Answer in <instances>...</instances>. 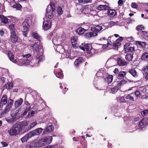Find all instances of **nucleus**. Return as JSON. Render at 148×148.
<instances>
[{
	"label": "nucleus",
	"mask_w": 148,
	"mask_h": 148,
	"mask_svg": "<svg viewBox=\"0 0 148 148\" xmlns=\"http://www.w3.org/2000/svg\"><path fill=\"white\" fill-rule=\"evenodd\" d=\"M56 5L54 2H51L50 4L48 6L46 10V16L49 19L53 17V12L55 10Z\"/></svg>",
	"instance_id": "1"
},
{
	"label": "nucleus",
	"mask_w": 148,
	"mask_h": 148,
	"mask_svg": "<svg viewBox=\"0 0 148 148\" xmlns=\"http://www.w3.org/2000/svg\"><path fill=\"white\" fill-rule=\"evenodd\" d=\"M79 48L83 51H85L88 53L93 54L94 53V49L92 48L91 45L85 44L84 46H79Z\"/></svg>",
	"instance_id": "2"
},
{
	"label": "nucleus",
	"mask_w": 148,
	"mask_h": 148,
	"mask_svg": "<svg viewBox=\"0 0 148 148\" xmlns=\"http://www.w3.org/2000/svg\"><path fill=\"white\" fill-rule=\"evenodd\" d=\"M8 133L11 136H16L20 133L19 127L18 126H13L8 130Z\"/></svg>",
	"instance_id": "3"
},
{
	"label": "nucleus",
	"mask_w": 148,
	"mask_h": 148,
	"mask_svg": "<svg viewBox=\"0 0 148 148\" xmlns=\"http://www.w3.org/2000/svg\"><path fill=\"white\" fill-rule=\"evenodd\" d=\"M52 140V136L45 137L39 140L38 143V145H39L40 144L43 143V145L45 144H49L51 143Z\"/></svg>",
	"instance_id": "4"
},
{
	"label": "nucleus",
	"mask_w": 148,
	"mask_h": 148,
	"mask_svg": "<svg viewBox=\"0 0 148 148\" xmlns=\"http://www.w3.org/2000/svg\"><path fill=\"white\" fill-rule=\"evenodd\" d=\"M32 49L34 52H38L40 49H42V47L40 43L39 42H37L35 43L32 46Z\"/></svg>",
	"instance_id": "5"
},
{
	"label": "nucleus",
	"mask_w": 148,
	"mask_h": 148,
	"mask_svg": "<svg viewBox=\"0 0 148 148\" xmlns=\"http://www.w3.org/2000/svg\"><path fill=\"white\" fill-rule=\"evenodd\" d=\"M51 21L50 20L45 21L43 23V28L45 30H48L51 28Z\"/></svg>",
	"instance_id": "6"
},
{
	"label": "nucleus",
	"mask_w": 148,
	"mask_h": 148,
	"mask_svg": "<svg viewBox=\"0 0 148 148\" xmlns=\"http://www.w3.org/2000/svg\"><path fill=\"white\" fill-rule=\"evenodd\" d=\"M43 129L41 128H38L31 131L29 133V135L32 137L33 136L39 135L42 132Z\"/></svg>",
	"instance_id": "7"
},
{
	"label": "nucleus",
	"mask_w": 148,
	"mask_h": 148,
	"mask_svg": "<svg viewBox=\"0 0 148 148\" xmlns=\"http://www.w3.org/2000/svg\"><path fill=\"white\" fill-rule=\"evenodd\" d=\"M99 40L102 41L101 43H102V45H103L102 48L104 49H106L108 47L111 45L105 37L101 38Z\"/></svg>",
	"instance_id": "8"
},
{
	"label": "nucleus",
	"mask_w": 148,
	"mask_h": 148,
	"mask_svg": "<svg viewBox=\"0 0 148 148\" xmlns=\"http://www.w3.org/2000/svg\"><path fill=\"white\" fill-rule=\"evenodd\" d=\"M7 97L6 95H4L2 97L0 103V110H2L3 106L7 103Z\"/></svg>",
	"instance_id": "9"
},
{
	"label": "nucleus",
	"mask_w": 148,
	"mask_h": 148,
	"mask_svg": "<svg viewBox=\"0 0 148 148\" xmlns=\"http://www.w3.org/2000/svg\"><path fill=\"white\" fill-rule=\"evenodd\" d=\"M43 143L40 144L38 145V143H32L27 146V148H38L43 146Z\"/></svg>",
	"instance_id": "10"
},
{
	"label": "nucleus",
	"mask_w": 148,
	"mask_h": 148,
	"mask_svg": "<svg viewBox=\"0 0 148 148\" xmlns=\"http://www.w3.org/2000/svg\"><path fill=\"white\" fill-rule=\"evenodd\" d=\"M7 52L8 53V55L9 58L10 60L14 63H16L17 64L18 61H17L14 58V55L13 53L9 51H7Z\"/></svg>",
	"instance_id": "11"
},
{
	"label": "nucleus",
	"mask_w": 148,
	"mask_h": 148,
	"mask_svg": "<svg viewBox=\"0 0 148 148\" xmlns=\"http://www.w3.org/2000/svg\"><path fill=\"white\" fill-rule=\"evenodd\" d=\"M23 28V31L24 32L23 34L24 35V33L25 34L27 33V31L29 27V24L27 21H24L22 24Z\"/></svg>",
	"instance_id": "12"
},
{
	"label": "nucleus",
	"mask_w": 148,
	"mask_h": 148,
	"mask_svg": "<svg viewBox=\"0 0 148 148\" xmlns=\"http://www.w3.org/2000/svg\"><path fill=\"white\" fill-rule=\"evenodd\" d=\"M20 59H18V62L17 63V64L19 66H22L23 65H27L30 63V61L29 60L27 59L26 60H24L22 59V62H21L20 60H21Z\"/></svg>",
	"instance_id": "13"
},
{
	"label": "nucleus",
	"mask_w": 148,
	"mask_h": 148,
	"mask_svg": "<svg viewBox=\"0 0 148 148\" xmlns=\"http://www.w3.org/2000/svg\"><path fill=\"white\" fill-rule=\"evenodd\" d=\"M122 37H121L118 39H117L115 42L113 43V45L114 47V49H116L118 48L121 44V42L123 39Z\"/></svg>",
	"instance_id": "14"
},
{
	"label": "nucleus",
	"mask_w": 148,
	"mask_h": 148,
	"mask_svg": "<svg viewBox=\"0 0 148 148\" xmlns=\"http://www.w3.org/2000/svg\"><path fill=\"white\" fill-rule=\"evenodd\" d=\"M11 39L12 41L14 43H15L18 40V37L16 35L15 32H11Z\"/></svg>",
	"instance_id": "15"
},
{
	"label": "nucleus",
	"mask_w": 148,
	"mask_h": 148,
	"mask_svg": "<svg viewBox=\"0 0 148 148\" xmlns=\"http://www.w3.org/2000/svg\"><path fill=\"white\" fill-rule=\"evenodd\" d=\"M71 43L73 47L75 48L78 47L77 44V38L76 36H74L71 38Z\"/></svg>",
	"instance_id": "16"
},
{
	"label": "nucleus",
	"mask_w": 148,
	"mask_h": 148,
	"mask_svg": "<svg viewBox=\"0 0 148 148\" xmlns=\"http://www.w3.org/2000/svg\"><path fill=\"white\" fill-rule=\"evenodd\" d=\"M118 64L120 66H125L127 64V63L123 59L119 58L117 59Z\"/></svg>",
	"instance_id": "17"
},
{
	"label": "nucleus",
	"mask_w": 148,
	"mask_h": 148,
	"mask_svg": "<svg viewBox=\"0 0 148 148\" xmlns=\"http://www.w3.org/2000/svg\"><path fill=\"white\" fill-rule=\"evenodd\" d=\"M103 29L101 26H97L94 27V26L91 27V30L93 32H95V33H97Z\"/></svg>",
	"instance_id": "18"
},
{
	"label": "nucleus",
	"mask_w": 148,
	"mask_h": 148,
	"mask_svg": "<svg viewBox=\"0 0 148 148\" xmlns=\"http://www.w3.org/2000/svg\"><path fill=\"white\" fill-rule=\"evenodd\" d=\"M53 126L52 125H50L47 127L43 132V134H44L50 133L53 130Z\"/></svg>",
	"instance_id": "19"
},
{
	"label": "nucleus",
	"mask_w": 148,
	"mask_h": 148,
	"mask_svg": "<svg viewBox=\"0 0 148 148\" xmlns=\"http://www.w3.org/2000/svg\"><path fill=\"white\" fill-rule=\"evenodd\" d=\"M97 33L90 32L86 34L85 36L87 38H89L90 37L97 36Z\"/></svg>",
	"instance_id": "20"
},
{
	"label": "nucleus",
	"mask_w": 148,
	"mask_h": 148,
	"mask_svg": "<svg viewBox=\"0 0 148 148\" xmlns=\"http://www.w3.org/2000/svg\"><path fill=\"white\" fill-rule=\"evenodd\" d=\"M147 124L146 119H143L139 122L138 126L141 128H143Z\"/></svg>",
	"instance_id": "21"
},
{
	"label": "nucleus",
	"mask_w": 148,
	"mask_h": 148,
	"mask_svg": "<svg viewBox=\"0 0 148 148\" xmlns=\"http://www.w3.org/2000/svg\"><path fill=\"white\" fill-rule=\"evenodd\" d=\"M96 9L99 10H107L109 9V7L108 6L105 5H100L97 6Z\"/></svg>",
	"instance_id": "22"
},
{
	"label": "nucleus",
	"mask_w": 148,
	"mask_h": 148,
	"mask_svg": "<svg viewBox=\"0 0 148 148\" xmlns=\"http://www.w3.org/2000/svg\"><path fill=\"white\" fill-rule=\"evenodd\" d=\"M107 14L110 17H112L115 16L116 14V12L114 10L111 9L108 11Z\"/></svg>",
	"instance_id": "23"
},
{
	"label": "nucleus",
	"mask_w": 148,
	"mask_h": 148,
	"mask_svg": "<svg viewBox=\"0 0 148 148\" xmlns=\"http://www.w3.org/2000/svg\"><path fill=\"white\" fill-rule=\"evenodd\" d=\"M90 7V6H84L80 9V11L84 13H87V12L89 11L90 9H89V8Z\"/></svg>",
	"instance_id": "24"
},
{
	"label": "nucleus",
	"mask_w": 148,
	"mask_h": 148,
	"mask_svg": "<svg viewBox=\"0 0 148 148\" xmlns=\"http://www.w3.org/2000/svg\"><path fill=\"white\" fill-rule=\"evenodd\" d=\"M23 101V99L20 98L18 100L15 101L14 103L15 107L16 108L19 107L22 104Z\"/></svg>",
	"instance_id": "25"
},
{
	"label": "nucleus",
	"mask_w": 148,
	"mask_h": 148,
	"mask_svg": "<svg viewBox=\"0 0 148 148\" xmlns=\"http://www.w3.org/2000/svg\"><path fill=\"white\" fill-rule=\"evenodd\" d=\"M32 35L34 38L39 41L41 40V38L37 33L36 32H32Z\"/></svg>",
	"instance_id": "26"
},
{
	"label": "nucleus",
	"mask_w": 148,
	"mask_h": 148,
	"mask_svg": "<svg viewBox=\"0 0 148 148\" xmlns=\"http://www.w3.org/2000/svg\"><path fill=\"white\" fill-rule=\"evenodd\" d=\"M61 37L60 36L57 39L56 38H53V42L54 43V44L59 45L61 41Z\"/></svg>",
	"instance_id": "27"
},
{
	"label": "nucleus",
	"mask_w": 148,
	"mask_h": 148,
	"mask_svg": "<svg viewBox=\"0 0 148 148\" xmlns=\"http://www.w3.org/2000/svg\"><path fill=\"white\" fill-rule=\"evenodd\" d=\"M31 137V135H29V133L27 134L26 135L21 138V140L23 143L27 141V139Z\"/></svg>",
	"instance_id": "28"
},
{
	"label": "nucleus",
	"mask_w": 148,
	"mask_h": 148,
	"mask_svg": "<svg viewBox=\"0 0 148 148\" xmlns=\"http://www.w3.org/2000/svg\"><path fill=\"white\" fill-rule=\"evenodd\" d=\"M129 73L131 74L134 77H138L137 72L134 69H132L129 71Z\"/></svg>",
	"instance_id": "29"
},
{
	"label": "nucleus",
	"mask_w": 148,
	"mask_h": 148,
	"mask_svg": "<svg viewBox=\"0 0 148 148\" xmlns=\"http://www.w3.org/2000/svg\"><path fill=\"white\" fill-rule=\"evenodd\" d=\"M133 58V54L127 53L125 56L126 60L128 61H131Z\"/></svg>",
	"instance_id": "30"
},
{
	"label": "nucleus",
	"mask_w": 148,
	"mask_h": 148,
	"mask_svg": "<svg viewBox=\"0 0 148 148\" xmlns=\"http://www.w3.org/2000/svg\"><path fill=\"white\" fill-rule=\"evenodd\" d=\"M0 17L1 18L2 22L3 23L7 24L8 23V19L7 17L2 15L0 16Z\"/></svg>",
	"instance_id": "31"
},
{
	"label": "nucleus",
	"mask_w": 148,
	"mask_h": 148,
	"mask_svg": "<svg viewBox=\"0 0 148 148\" xmlns=\"http://www.w3.org/2000/svg\"><path fill=\"white\" fill-rule=\"evenodd\" d=\"M126 73L125 71H122L118 74V77L119 79H123L125 76Z\"/></svg>",
	"instance_id": "32"
},
{
	"label": "nucleus",
	"mask_w": 148,
	"mask_h": 148,
	"mask_svg": "<svg viewBox=\"0 0 148 148\" xmlns=\"http://www.w3.org/2000/svg\"><path fill=\"white\" fill-rule=\"evenodd\" d=\"M84 60L82 58H79L76 59V60L75 62V65H78L79 64L81 63Z\"/></svg>",
	"instance_id": "33"
},
{
	"label": "nucleus",
	"mask_w": 148,
	"mask_h": 148,
	"mask_svg": "<svg viewBox=\"0 0 148 148\" xmlns=\"http://www.w3.org/2000/svg\"><path fill=\"white\" fill-rule=\"evenodd\" d=\"M89 9H90V11L87 13H89L90 14L94 16L96 14L97 12L95 9H93V8L90 9V8H89Z\"/></svg>",
	"instance_id": "34"
},
{
	"label": "nucleus",
	"mask_w": 148,
	"mask_h": 148,
	"mask_svg": "<svg viewBox=\"0 0 148 148\" xmlns=\"http://www.w3.org/2000/svg\"><path fill=\"white\" fill-rule=\"evenodd\" d=\"M84 29L82 27H79L76 30L77 34L79 35L82 34L84 32Z\"/></svg>",
	"instance_id": "35"
},
{
	"label": "nucleus",
	"mask_w": 148,
	"mask_h": 148,
	"mask_svg": "<svg viewBox=\"0 0 148 148\" xmlns=\"http://www.w3.org/2000/svg\"><path fill=\"white\" fill-rule=\"evenodd\" d=\"M12 7L16 8V10H19L21 8V5L19 3H16L12 6Z\"/></svg>",
	"instance_id": "36"
},
{
	"label": "nucleus",
	"mask_w": 148,
	"mask_h": 148,
	"mask_svg": "<svg viewBox=\"0 0 148 148\" xmlns=\"http://www.w3.org/2000/svg\"><path fill=\"white\" fill-rule=\"evenodd\" d=\"M133 95V94L128 95L126 96L125 98L126 99H129L130 101H133L134 100V98Z\"/></svg>",
	"instance_id": "37"
},
{
	"label": "nucleus",
	"mask_w": 148,
	"mask_h": 148,
	"mask_svg": "<svg viewBox=\"0 0 148 148\" xmlns=\"http://www.w3.org/2000/svg\"><path fill=\"white\" fill-rule=\"evenodd\" d=\"M113 80V76L112 75H109L106 78V80L108 83H111Z\"/></svg>",
	"instance_id": "38"
},
{
	"label": "nucleus",
	"mask_w": 148,
	"mask_h": 148,
	"mask_svg": "<svg viewBox=\"0 0 148 148\" xmlns=\"http://www.w3.org/2000/svg\"><path fill=\"white\" fill-rule=\"evenodd\" d=\"M57 50L58 51H59V52L61 53H63V52L64 51V49L62 48V47L60 45H58L57 48Z\"/></svg>",
	"instance_id": "39"
},
{
	"label": "nucleus",
	"mask_w": 148,
	"mask_h": 148,
	"mask_svg": "<svg viewBox=\"0 0 148 148\" xmlns=\"http://www.w3.org/2000/svg\"><path fill=\"white\" fill-rule=\"evenodd\" d=\"M79 3L82 4H85L89 2H91L92 0H78Z\"/></svg>",
	"instance_id": "40"
},
{
	"label": "nucleus",
	"mask_w": 148,
	"mask_h": 148,
	"mask_svg": "<svg viewBox=\"0 0 148 148\" xmlns=\"http://www.w3.org/2000/svg\"><path fill=\"white\" fill-rule=\"evenodd\" d=\"M136 43L137 45H138L142 47H144L146 45V44L145 42H142L140 41H136Z\"/></svg>",
	"instance_id": "41"
},
{
	"label": "nucleus",
	"mask_w": 148,
	"mask_h": 148,
	"mask_svg": "<svg viewBox=\"0 0 148 148\" xmlns=\"http://www.w3.org/2000/svg\"><path fill=\"white\" fill-rule=\"evenodd\" d=\"M141 58L143 60H147L148 59V53H144L142 55Z\"/></svg>",
	"instance_id": "42"
},
{
	"label": "nucleus",
	"mask_w": 148,
	"mask_h": 148,
	"mask_svg": "<svg viewBox=\"0 0 148 148\" xmlns=\"http://www.w3.org/2000/svg\"><path fill=\"white\" fill-rule=\"evenodd\" d=\"M5 86L7 89H11L13 86V83L12 82H10L9 83H7L5 84Z\"/></svg>",
	"instance_id": "43"
},
{
	"label": "nucleus",
	"mask_w": 148,
	"mask_h": 148,
	"mask_svg": "<svg viewBox=\"0 0 148 148\" xmlns=\"http://www.w3.org/2000/svg\"><path fill=\"white\" fill-rule=\"evenodd\" d=\"M118 101L120 103H124L126 102V101L123 97H119Z\"/></svg>",
	"instance_id": "44"
},
{
	"label": "nucleus",
	"mask_w": 148,
	"mask_h": 148,
	"mask_svg": "<svg viewBox=\"0 0 148 148\" xmlns=\"http://www.w3.org/2000/svg\"><path fill=\"white\" fill-rule=\"evenodd\" d=\"M9 29L11 31V32H14V30L15 29L14 25L13 24H10L9 26Z\"/></svg>",
	"instance_id": "45"
},
{
	"label": "nucleus",
	"mask_w": 148,
	"mask_h": 148,
	"mask_svg": "<svg viewBox=\"0 0 148 148\" xmlns=\"http://www.w3.org/2000/svg\"><path fill=\"white\" fill-rule=\"evenodd\" d=\"M13 101L12 100L10 99L8 101L7 106L11 108L13 105Z\"/></svg>",
	"instance_id": "46"
},
{
	"label": "nucleus",
	"mask_w": 148,
	"mask_h": 148,
	"mask_svg": "<svg viewBox=\"0 0 148 148\" xmlns=\"http://www.w3.org/2000/svg\"><path fill=\"white\" fill-rule=\"evenodd\" d=\"M127 81L124 79L121 80V82L118 84V86H122L124 84L126 83Z\"/></svg>",
	"instance_id": "47"
},
{
	"label": "nucleus",
	"mask_w": 148,
	"mask_h": 148,
	"mask_svg": "<svg viewBox=\"0 0 148 148\" xmlns=\"http://www.w3.org/2000/svg\"><path fill=\"white\" fill-rule=\"evenodd\" d=\"M136 29L137 30L139 31L144 30V29L145 28L142 25H139L137 26L136 28Z\"/></svg>",
	"instance_id": "48"
},
{
	"label": "nucleus",
	"mask_w": 148,
	"mask_h": 148,
	"mask_svg": "<svg viewBox=\"0 0 148 148\" xmlns=\"http://www.w3.org/2000/svg\"><path fill=\"white\" fill-rule=\"evenodd\" d=\"M140 90L143 92L145 93L147 92V89L146 88L142 87L140 88Z\"/></svg>",
	"instance_id": "49"
},
{
	"label": "nucleus",
	"mask_w": 148,
	"mask_h": 148,
	"mask_svg": "<svg viewBox=\"0 0 148 148\" xmlns=\"http://www.w3.org/2000/svg\"><path fill=\"white\" fill-rule=\"evenodd\" d=\"M132 7L134 8L137 9L138 8V5L135 3H132L131 4Z\"/></svg>",
	"instance_id": "50"
},
{
	"label": "nucleus",
	"mask_w": 148,
	"mask_h": 148,
	"mask_svg": "<svg viewBox=\"0 0 148 148\" xmlns=\"http://www.w3.org/2000/svg\"><path fill=\"white\" fill-rule=\"evenodd\" d=\"M56 76L58 78H61L63 77V75L61 72H58L56 73Z\"/></svg>",
	"instance_id": "51"
},
{
	"label": "nucleus",
	"mask_w": 148,
	"mask_h": 148,
	"mask_svg": "<svg viewBox=\"0 0 148 148\" xmlns=\"http://www.w3.org/2000/svg\"><path fill=\"white\" fill-rule=\"evenodd\" d=\"M148 113V110H144L141 112L142 115L144 116L147 115Z\"/></svg>",
	"instance_id": "52"
},
{
	"label": "nucleus",
	"mask_w": 148,
	"mask_h": 148,
	"mask_svg": "<svg viewBox=\"0 0 148 148\" xmlns=\"http://www.w3.org/2000/svg\"><path fill=\"white\" fill-rule=\"evenodd\" d=\"M34 114V111H32L30 112H29L27 115V117H31L33 116Z\"/></svg>",
	"instance_id": "53"
},
{
	"label": "nucleus",
	"mask_w": 148,
	"mask_h": 148,
	"mask_svg": "<svg viewBox=\"0 0 148 148\" xmlns=\"http://www.w3.org/2000/svg\"><path fill=\"white\" fill-rule=\"evenodd\" d=\"M119 23L118 21H111L110 23V25L111 26H113L114 25H117Z\"/></svg>",
	"instance_id": "54"
},
{
	"label": "nucleus",
	"mask_w": 148,
	"mask_h": 148,
	"mask_svg": "<svg viewBox=\"0 0 148 148\" xmlns=\"http://www.w3.org/2000/svg\"><path fill=\"white\" fill-rule=\"evenodd\" d=\"M57 11L58 14H61L63 13L62 8L60 7H58L57 9Z\"/></svg>",
	"instance_id": "55"
},
{
	"label": "nucleus",
	"mask_w": 148,
	"mask_h": 148,
	"mask_svg": "<svg viewBox=\"0 0 148 148\" xmlns=\"http://www.w3.org/2000/svg\"><path fill=\"white\" fill-rule=\"evenodd\" d=\"M30 108V106H29L27 107H26V109L23 113V115H26L27 112Z\"/></svg>",
	"instance_id": "56"
},
{
	"label": "nucleus",
	"mask_w": 148,
	"mask_h": 148,
	"mask_svg": "<svg viewBox=\"0 0 148 148\" xmlns=\"http://www.w3.org/2000/svg\"><path fill=\"white\" fill-rule=\"evenodd\" d=\"M143 71L144 72V73H148V66H147L144 67Z\"/></svg>",
	"instance_id": "57"
},
{
	"label": "nucleus",
	"mask_w": 148,
	"mask_h": 148,
	"mask_svg": "<svg viewBox=\"0 0 148 148\" xmlns=\"http://www.w3.org/2000/svg\"><path fill=\"white\" fill-rule=\"evenodd\" d=\"M37 124L36 122H34L30 123L29 126L30 128H32L34 127Z\"/></svg>",
	"instance_id": "58"
},
{
	"label": "nucleus",
	"mask_w": 148,
	"mask_h": 148,
	"mask_svg": "<svg viewBox=\"0 0 148 148\" xmlns=\"http://www.w3.org/2000/svg\"><path fill=\"white\" fill-rule=\"evenodd\" d=\"M142 32L144 36L148 38V31H142Z\"/></svg>",
	"instance_id": "59"
},
{
	"label": "nucleus",
	"mask_w": 148,
	"mask_h": 148,
	"mask_svg": "<svg viewBox=\"0 0 148 148\" xmlns=\"http://www.w3.org/2000/svg\"><path fill=\"white\" fill-rule=\"evenodd\" d=\"M43 58V56L42 55H40L38 57L37 60L40 61Z\"/></svg>",
	"instance_id": "60"
},
{
	"label": "nucleus",
	"mask_w": 148,
	"mask_h": 148,
	"mask_svg": "<svg viewBox=\"0 0 148 148\" xmlns=\"http://www.w3.org/2000/svg\"><path fill=\"white\" fill-rule=\"evenodd\" d=\"M135 95L137 97H139L140 95V93L138 91H136L135 92Z\"/></svg>",
	"instance_id": "61"
},
{
	"label": "nucleus",
	"mask_w": 148,
	"mask_h": 148,
	"mask_svg": "<svg viewBox=\"0 0 148 148\" xmlns=\"http://www.w3.org/2000/svg\"><path fill=\"white\" fill-rule=\"evenodd\" d=\"M10 108V107L7 106L5 108L4 110L7 113L9 111Z\"/></svg>",
	"instance_id": "62"
},
{
	"label": "nucleus",
	"mask_w": 148,
	"mask_h": 148,
	"mask_svg": "<svg viewBox=\"0 0 148 148\" xmlns=\"http://www.w3.org/2000/svg\"><path fill=\"white\" fill-rule=\"evenodd\" d=\"M10 108V107L7 106L5 108L4 110L7 113L9 111Z\"/></svg>",
	"instance_id": "63"
},
{
	"label": "nucleus",
	"mask_w": 148,
	"mask_h": 148,
	"mask_svg": "<svg viewBox=\"0 0 148 148\" xmlns=\"http://www.w3.org/2000/svg\"><path fill=\"white\" fill-rule=\"evenodd\" d=\"M129 43H126L124 46V49H127V48L129 47Z\"/></svg>",
	"instance_id": "64"
}]
</instances>
